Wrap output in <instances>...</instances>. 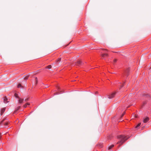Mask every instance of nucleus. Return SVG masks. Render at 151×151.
I'll use <instances>...</instances> for the list:
<instances>
[{
    "label": "nucleus",
    "mask_w": 151,
    "mask_h": 151,
    "mask_svg": "<svg viewBox=\"0 0 151 151\" xmlns=\"http://www.w3.org/2000/svg\"><path fill=\"white\" fill-rule=\"evenodd\" d=\"M30 105V104L29 103H26V104H25L23 106V107L24 108H25L26 107L27 105Z\"/></svg>",
    "instance_id": "f8f14e48"
},
{
    "label": "nucleus",
    "mask_w": 151,
    "mask_h": 151,
    "mask_svg": "<svg viewBox=\"0 0 151 151\" xmlns=\"http://www.w3.org/2000/svg\"><path fill=\"white\" fill-rule=\"evenodd\" d=\"M149 118L148 117H147L144 119L143 120V122L144 123H146L149 120Z\"/></svg>",
    "instance_id": "0eeeda50"
},
{
    "label": "nucleus",
    "mask_w": 151,
    "mask_h": 151,
    "mask_svg": "<svg viewBox=\"0 0 151 151\" xmlns=\"http://www.w3.org/2000/svg\"><path fill=\"white\" fill-rule=\"evenodd\" d=\"M61 60V58H59L56 61V63L58 64V62H60Z\"/></svg>",
    "instance_id": "2eb2a0df"
},
{
    "label": "nucleus",
    "mask_w": 151,
    "mask_h": 151,
    "mask_svg": "<svg viewBox=\"0 0 151 151\" xmlns=\"http://www.w3.org/2000/svg\"><path fill=\"white\" fill-rule=\"evenodd\" d=\"M101 56L102 58H104L105 57H107L108 54L106 53H105L104 54H102L101 55Z\"/></svg>",
    "instance_id": "6e6552de"
},
{
    "label": "nucleus",
    "mask_w": 151,
    "mask_h": 151,
    "mask_svg": "<svg viewBox=\"0 0 151 151\" xmlns=\"http://www.w3.org/2000/svg\"><path fill=\"white\" fill-rule=\"evenodd\" d=\"M141 125V123H139L137 125V126L136 127V128H138L139 127L140 125Z\"/></svg>",
    "instance_id": "a211bd4d"
},
{
    "label": "nucleus",
    "mask_w": 151,
    "mask_h": 151,
    "mask_svg": "<svg viewBox=\"0 0 151 151\" xmlns=\"http://www.w3.org/2000/svg\"><path fill=\"white\" fill-rule=\"evenodd\" d=\"M103 50L105 52L107 51V50L105 49H104Z\"/></svg>",
    "instance_id": "bb28decb"
},
{
    "label": "nucleus",
    "mask_w": 151,
    "mask_h": 151,
    "mask_svg": "<svg viewBox=\"0 0 151 151\" xmlns=\"http://www.w3.org/2000/svg\"><path fill=\"white\" fill-rule=\"evenodd\" d=\"M114 147V145H112L111 146H109L108 148V150H110L113 147Z\"/></svg>",
    "instance_id": "4468645a"
},
{
    "label": "nucleus",
    "mask_w": 151,
    "mask_h": 151,
    "mask_svg": "<svg viewBox=\"0 0 151 151\" xmlns=\"http://www.w3.org/2000/svg\"><path fill=\"white\" fill-rule=\"evenodd\" d=\"M28 100H29V98H28L25 99L24 100L25 101H27Z\"/></svg>",
    "instance_id": "a878e982"
},
{
    "label": "nucleus",
    "mask_w": 151,
    "mask_h": 151,
    "mask_svg": "<svg viewBox=\"0 0 151 151\" xmlns=\"http://www.w3.org/2000/svg\"><path fill=\"white\" fill-rule=\"evenodd\" d=\"M5 110V108H4L1 109V115H2L4 112Z\"/></svg>",
    "instance_id": "9b49d317"
},
{
    "label": "nucleus",
    "mask_w": 151,
    "mask_h": 151,
    "mask_svg": "<svg viewBox=\"0 0 151 151\" xmlns=\"http://www.w3.org/2000/svg\"><path fill=\"white\" fill-rule=\"evenodd\" d=\"M125 111H124L123 114H122V116H121V117H122V116H123L124 115V114H125Z\"/></svg>",
    "instance_id": "b1692460"
},
{
    "label": "nucleus",
    "mask_w": 151,
    "mask_h": 151,
    "mask_svg": "<svg viewBox=\"0 0 151 151\" xmlns=\"http://www.w3.org/2000/svg\"><path fill=\"white\" fill-rule=\"evenodd\" d=\"M125 111H124L123 114H122V116H121V117H122V116H123L124 115V114H125Z\"/></svg>",
    "instance_id": "393cba45"
},
{
    "label": "nucleus",
    "mask_w": 151,
    "mask_h": 151,
    "mask_svg": "<svg viewBox=\"0 0 151 151\" xmlns=\"http://www.w3.org/2000/svg\"><path fill=\"white\" fill-rule=\"evenodd\" d=\"M4 120V119H3V120L2 121V122H3Z\"/></svg>",
    "instance_id": "c756f323"
},
{
    "label": "nucleus",
    "mask_w": 151,
    "mask_h": 151,
    "mask_svg": "<svg viewBox=\"0 0 151 151\" xmlns=\"http://www.w3.org/2000/svg\"><path fill=\"white\" fill-rule=\"evenodd\" d=\"M35 80H36V84H37L38 83V80L37 78H35Z\"/></svg>",
    "instance_id": "412c9836"
},
{
    "label": "nucleus",
    "mask_w": 151,
    "mask_h": 151,
    "mask_svg": "<svg viewBox=\"0 0 151 151\" xmlns=\"http://www.w3.org/2000/svg\"><path fill=\"white\" fill-rule=\"evenodd\" d=\"M98 93V92L96 91V92H95V93L96 94H97Z\"/></svg>",
    "instance_id": "c85d7f7f"
},
{
    "label": "nucleus",
    "mask_w": 151,
    "mask_h": 151,
    "mask_svg": "<svg viewBox=\"0 0 151 151\" xmlns=\"http://www.w3.org/2000/svg\"><path fill=\"white\" fill-rule=\"evenodd\" d=\"M8 124V122H7V123H5V125H7Z\"/></svg>",
    "instance_id": "cd10ccee"
},
{
    "label": "nucleus",
    "mask_w": 151,
    "mask_h": 151,
    "mask_svg": "<svg viewBox=\"0 0 151 151\" xmlns=\"http://www.w3.org/2000/svg\"><path fill=\"white\" fill-rule=\"evenodd\" d=\"M51 67H52L51 65H49L46 67L48 69H50L51 68Z\"/></svg>",
    "instance_id": "f3484780"
},
{
    "label": "nucleus",
    "mask_w": 151,
    "mask_h": 151,
    "mask_svg": "<svg viewBox=\"0 0 151 151\" xmlns=\"http://www.w3.org/2000/svg\"><path fill=\"white\" fill-rule=\"evenodd\" d=\"M8 100V99L6 96H5L4 98V103H7L9 102V101Z\"/></svg>",
    "instance_id": "20e7f679"
},
{
    "label": "nucleus",
    "mask_w": 151,
    "mask_h": 151,
    "mask_svg": "<svg viewBox=\"0 0 151 151\" xmlns=\"http://www.w3.org/2000/svg\"><path fill=\"white\" fill-rule=\"evenodd\" d=\"M129 68H128L125 71V75L126 76H127L128 75V73H129Z\"/></svg>",
    "instance_id": "423d86ee"
},
{
    "label": "nucleus",
    "mask_w": 151,
    "mask_h": 151,
    "mask_svg": "<svg viewBox=\"0 0 151 151\" xmlns=\"http://www.w3.org/2000/svg\"><path fill=\"white\" fill-rule=\"evenodd\" d=\"M29 75L27 76H26L25 78H24V79L25 80H27L28 79L29 77Z\"/></svg>",
    "instance_id": "6ab92c4d"
},
{
    "label": "nucleus",
    "mask_w": 151,
    "mask_h": 151,
    "mask_svg": "<svg viewBox=\"0 0 151 151\" xmlns=\"http://www.w3.org/2000/svg\"><path fill=\"white\" fill-rule=\"evenodd\" d=\"M17 87L18 88H20V87H22V88H23V86H22V85L21 84H19L18 85V86H17Z\"/></svg>",
    "instance_id": "dca6fc26"
},
{
    "label": "nucleus",
    "mask_w": 151,
    "mask_h": 151,
    "mask_svg": "<svg viewBox=\"0 0 151 151\" xmlns=\"http://www.w3.org/2000/svg\"><path fill=\"white\" fill-rule=\"evenodd\" d=\"M82 62L81 60H79L76 63L75 65L80 66L82 65Z\"/></svg>",
    "instance_id": "7ed1b4c3"
},
{
    "label": "nucleus",
    "mask_w": 151,
    "mask_h": 151,
    "mask_svg": "<svg viewBox=\"0 0 151 151\" xmlns=\"http://www.w3.org/2000/svg\"><path fill=\"white\" fill-rule=\"evenodd\" d=\"M115 93H115V92L113 93H111V94L108 95L107 96V97L109 99H111V98H113L114 96L115 95Z\"/></svg>",
    "instance_id": "f03ea898"
},
{
    "label": "nucleus",
    "mask_w": 151,
    "mask_h": 151,
    "mask_svg": "<svg viewBox=\"0 0 151 151\" xmlns=\"http://www.w3.org/2000/svg\"><path fill=\"white\" fill-rule=\"evenodd\" d=\"M0 135H1V134L0 133Z\"/></svg>",
    "instance_id": "7c9ffc66"
},
{
    "label": "nucleus",
    "mask_w": 151,
    "mask_h": 151,
    "mask_svg": "<svg viewBox=\"0 0 151 151\" xmlns=\"http://www.w3.org/2000/svg\"><path fill=\"white\" fill-rule=\"evenodd\" d=\"M129 137H127L124 135H120L117 136V138L119 140L117 142L118 144H122L125 141L127 140L129 138Z\"/></svg>",
    "instance_id": "f257e3e1"
},
{
    "label": "nucleus",
    "mask_w": 151,
    "mask_h": 151,
    "mask_svg": "<svg viewBox=\"0 0 151 151\" xmlns=\"http://www.w3.org/2000/svg\"><path fill=\"white\" fill-rule=\"evenodd\" d=\"M125 111H124L123 114H122V116H121V117H122V116H123L124 115V114H125Z\"/></svg>",
    "instance_id": "5701e85b"
},
{
    "label": "nucleus",
    "mask_w": 151,
    "mask_h": 151,
    "mask_svg": "<svg viewBox=\"0 0 151 151\" xmlns=\"http://www.w3.org/2000/svg\"><path fill=\"white\" fill-rule=\"evenodd\" d=\"M20 106H18L15 109V110L14 111V113H15L20 108Z\"/></svg>",
    "instance_id": "9d476101"
},
{
    "label": "nucleus",
    "mask_w": 151,
    "mask_h": 151,
    "mask_svg": "<svg viewBox=\"0 0 151 151\" xmlns=\"http://www.w3.org/2000/svg\"><path fill=\"white\" fill-rule=\"evenodd\" d=\"M14 96L15 97H16L17 98H18V97H19L18 96V95L17 94L15 93L14 94Z\"/></svg>",
    "instance_id": "aec40b11"
},
{
    "label": "nucleus",
    "mask_w": 151,
    "mask_h": 151,
    "mask_svg": "<svg viewBox=\"0 0 151 151\" xmlns=\"http://www.w3.org/2000/svg\"><path fill=\"white\" fill-rule=\"evenodd\" d=\"M117 61V60L116 59H114L113 61V63L114 64Z\"/></svg>",
    "instance_id": "4be33fe9"
},
{
    "label": "nucleus",
    "mask_w": 151,
    "mask_h": 151,
    "mask_svg": "<svg viewBox=\"0 0 151 151\" xmlns=\"http://www.w3.org/2000/svg\"><path fill=\"white\" fill-rule=\"evenodd\" d=\"M125 83V82H124L122 83H120L119 85V86H120V88H122L123 86H124V83Z\"/></svg>",
    "instance_id": "ddd939ff"
},
{
    "label": "nucleus",
    "mask_w": 151,
    "mask_h": 151,
    "mask_svg": "<svg viewBox=\"0 0 151 151\" xmlns=\"http://www.w3.org/2000/svg\"><path fill=\"white\" fill-rule=\"evenodd\" d=\"M97 146L99 148H102L103 147V145L102 143H100L97 145Z\"/></svg>",
    "instance_id": "1a4fd4ad"
},
{
    "label": "nucleus",
    "mask_w": 151,
    "mask_h": 151,
    "mask_svg": "<svg viewBox=\"0 0 151 151\" xmlns=\"http://www.w3.org/2000/svg\"><path fill=\"white\" fill-rule=\"evenodd\" d=\"M18 99H19L18 102L20 104L22 103L24 100V99H21L20 97H18Z\"/></svg>",
    "instance_id": "39448f33"
}]
</instances>
